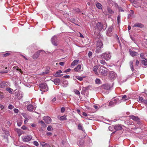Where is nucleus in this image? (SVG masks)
<instances>
[{
  "instance_id": "obj_6",
  "label": "nucleus",
  "mask_w": 147,
  "mask_h": 147,
  "mask_svg": "<svg viewBox=\"0 0 147 147\" xmlns=\"http://www.w3.org/2000/svg\"><path fill=\"white\" fill-rule=\"evenodd\" d=\"M51 41L52 44L55 46H57L58 45V40L56 35L52 37L51 39Z\"/></svg>"
},
{
  "instance_id": "obj_27",
  "label": "nucleus",
  "mask_w": 147,
  "mask_h": 147,
  "mask_svg": "<svg viewBox=\"0 0 147 147\" xmlns=\"http://www.w3.org/2000/svg\"><path fill=\"white\" fill-rule=\"evenodd\" d=\"M5 82H0V88H4L5 86Z\"/></svg>"
},
{
  "instance_id": "obj_11",
  "label": "nucleus",
  "mask_w": 147,
  "mask_h": 147,
  "mask_svg": "<svg viewBox=\"0 0 147 147\" xmlns=\"http://www.w3.org/2000/svg\"><path fill=\"white\" fill-rule=\"evenodd\" d=\"M32 137L31 136H24L23 139V140L24 142H26L30 141L32 139Z\"/></svg>"
},
{
  "instance_id": "obj_15",
  "label": "nucleus",
  "mask_w": 147,
  "mask_h": 147,
  "mask_svg": "<svg viewBox=\"0 0 147 147\" xmlns=\"http://www.w3.org/2000/svg\"><path fill=\"white\" fill-rule=\"evenodd\" d=\"M41 51H39L35 53L33 55V58L34 59H36L39 56V53Z\"/></svg>"
},
{
  "instance_id": "obj_20",
  "label": "nucleus",
  "mask_w": 147,
  "mask_h": 147,
  "mask_svg": "<svg viewBox=\"0 0 147 147\" xmlns=\"http://www.w3.org/2000/svg\"><path fill=\"white\" fill-rule=\"evenodd\" d=\"M40 144L43 147H51L49 144L45 143L43 142H41L40 143Z\"/></svg>"
},
{
  "instance_id": "obj_39",
  "label": "nucleus",
  "mask_w": 147,
  "mask_h": 147,
  "mask_svg": "<svg viewBox=\"0 0 147 147\" xmlns=\"http://www.w3.org/2000/svg\"><path fill=\"white\" fill-rule=\"evenodd\" d=\"M140 57L142 59H145L146 60H147V59L145 58L143 53H142L140 54Z\"/></svg>"
},
{
  "instance_id": "obj_10",
  "label": "nucleus",
  "mask_w": 147,
  "mask_h": 147,
  "mask_svg": "<svg viewBox=\"0 0 147 147\" xmlns=\"http://www.w3.org/2000/svg\"><path fill=\"white\" fill-rule=\"evenodd\" d=\"M113 29V28L112 26H111L109 27L108 30L107 31L106 34L109 36H111L112 35V30Z\"/></svg>"
},
{
  "instance_id": "obj_63",
  "label": "nucleus",
  "mask_w": 147,
  "mask_h": 147,
  "mask_svg": "<svg viewBox=\"0 0 147 147\" xmlns=\"http://www.w3.org/2000/svg\"><path fill=\"white\" fill-rule=\"evenodd\" d=\"M127 98V96L126 95H123L122 97V99L126 98Z\"/></svg>"
},
{
  "instance_id": "obj_18",
  "label": "nucleus",
  "mask_w": 147,
  "mask_h": 147,
  "mask_svg": "<svg viewBox=\"0 0 147 147\" xmlns=\"http://www.w3.org/2000/svg\"><path fill=\"white\" fill-rule=\"evenodd\" d=\"M113 100L115 102V103L116 104H119L122 101V100H119V99L118 97H116Z\"/></svg>"
},
{
  "instance_id": "obj_29",
  "label": "nucleus",
  "mask_w": 147,
  "mask_h": 147,
  "mask_svg": "<svg viewBox=\"0 0 147 147\" xmlns=\"http://www.w3.org/2000/svg\"><path fill=\"white\" fill-rule=\"evenodd\" d=\"M16 92H15V95H16V96H18V98L19 99H20L23 97V94L22 93H21L20 94H19L18 95V94H16Z\"/></svg>"
},
{
  "instance_id": "obj_26",
  "label": "nucleus",
  "mask_w": 147,
  "mask_h": 147,
  "mask_svg": "<svg viewBox=\"0 0 147 147\" xmlns=\"http://www.w3.org/2000/svg\"><path fill=\"white\" fill-rule=\"evenodd\" d=\"M63 87H65L68 84V83L67 81L66 80H63Z\"/></svg>"
},
{
  "instance_id": "obj_55",
  "label": "nucleus",
  "mask_w": 147,
  "mask_h": 147,
  "mask_svg": "<svg viewBox=\"0 0 147 147\" xmlns=\"http://www.w3.org/2000/svg\"><path fill=\"white\" fill-rule=\"evenodd\" d=\"M65 109L64 107H62L61 109V112L62 113H63L65 111Z\"/></svg>"
},
{
  "instance_id": "obj_42",
  "label": "nucleus",
  "mask_w": 147,
  "mask_h": 147,
  "mask_svg": "<svg viewBox=\"0 0 147 147\" xmlns=\"http://www.w3.org/2000/svg\"><path fill=\"white\" fill-rule=\"evenodd\" d=\"M74 92H75V93L76 94H77L78 95L80 94V92L79 91L77 90H76V89L74 90Z\"/></svg>"
},
{
  "instance_id": "obj_58",
  "label": "nucleus",
  "mask_w": 147,
  "mask_h": 147,
  "mask_svg": "<svg viewBox=\"0 0 147 147\" xmlns=\"http://www.w3.org/2000/svg\"><path fill=\"white\" fill-rule=\"evenodd\" d=\"M139 61L138 60H136V61L135 65L136 66H138L139 64Z\"/></svg>"
},
{
  "instance_id": "obj_62",
  "label": "nucleus",
  "mask_w": 147,
  "mask_h": 147,
  "mask_svg": "<svg viewBox=\"0 0 147 147\" xmlns=\"http://www.w3.org/2000/svg\"><path fill=\"white\" fill-rule=\"evenodd\" d=\"M59 64L60 65L63 66L64 64V63L63 62H61L59 63Z\"/></svg>"
},
{
  "instance_id": "obj_36",
  "label": "nucleus",
  "mask_w": 147,
  "mask_h": 147,
  "mask_svg": "<svg viewBox=\"0 0 147 147\" xmlns=\"http://www.w3.org/2000/svg\"><path fill=\"white\" fill-rule=\"evenodd\" d=\"M40 123L41 124V125L43 127H45L46 125L42 121H40Z\"/></svg>"
},
{
  "instance_id": "obj_35",
  "label": "nucleus",
  "mask_w": 147,
  "mask_h": 147,
  "mask_svg": "<svg viewBox=\"0 0 147 147\" xmlns=\"http://www.w3.org/2000/svg\"><path fill=\"white\" fill-rule=\"evenodd\" d=\"M144 100L143 99V98L140 97H139V100H138V101L139 102L143 103V101Z\"/></svg>"
},
{
  "instance_id": "obj_48",
  "label": "nucleus",
  "mask_w": 147,
  "mask_h": 147,
  "mask_svg": "<svg viewBox=\"0 0 147 147\" xmlns=\"http://www.w3.org/2000/svg\"><path fill=\"white\" fill-rule=\"evenodd\" d=\"M33 144L34 145H35L36 146H38L39 145V144H38V142H37L36 141H35L34 142Z\"/></svg>"
},
{
  "instance_id": "obj_9",
  "label": "nucleus",
  "mask_w": 147,
  "mask_h": 147,
  "mask_svg": "<svg viewBox=\"0 0 147 147\" xmlns=\"http://www.w3.org/2000/svg\"><path fill=\"white\" fill-rule=\"evenodd\" d=\"M117 77V74L113 71H111L109 75V78L112 80H114Z\"/></svg>"
},
{
  "instance_id": "obj_46",
  "label": "nucleus",
  "mask_w": 147,
  "mask_h": 147,
  "mask_svg": "<svg viewBox=\"0 0 147 147\" xmlns=\"http://www.w3.org/2000/svg\"><path fill=\"white\" fill-rule=\"evenodd\" d=\"M117 21L118 24L120 22V16L119 15H118L117 16Z\"/></svg>"
},
{
  "instance_id": "obj_5",
  "label": "nucleus",
  "mask_w": 147,
  "mask_h": 147,
  "mask_svg": "<svg viewBox=\"0 0 147 147\" xmlns=\"http://www.w3.org/2000/svg\"><path fill=\"white\" fill-rule=\"evenodd\" d=\"M97 29L99 31L102 30H105L107 28V25L103 24L101 22H98L96 24Z\"/></svg>"
},
{
  "instance_id": "obj_1",
  "label": "nucleus",
  "mask_w": 147,
  "mask_h": 147,
  "mask_svg": "<svg viewBox=\"0 0 147 147\" xmlns=\"http://www.w3.org/2000/svg\"><path fill=\"white\" fill-rule=\"evenodd\" d=\"M103 47V44L100 40H98L96 44V49L95 51L96 53H98L102 52L101 49Z\"/></svg>"
},
{
  "instance_id": "obj_28",
  "label": "nucleus",
  "mask_w": 147,
  "mask_h": 147,
  "mask_svg": "<svg viewBox=\"0 0 147 147\" xmlns=\"http://www.w3.org/2000/svg\"><path fill=\"white\" fill-rule=\"evenodd\" d=\"M74 77L80 81L82 80L85 78L84 77H81L78 76H75Z\"/></svg>"
},
{
  "instance_id": "obj_47",
  "label": "nucleus",
  "mask_w": 147,
  "mask_h": 147,
  "mask_svg": "<svg viewBox=\"0 0 147 147\" xmlns=\"http://www.w3.org/2000/svg\"><path fill=\"white\" fill-rule=\"evenodd\" d=\"M10 55V53H7L4 54H3V55L4 57H6L9 56Z\"/></svg>"
},
{
  "instance_id": "obj_45",
  "label": "nucleus",
  "mask_w": 147,
  "mask_h": 147,
  "mask_svg": "<svg viewBox=\"0 0 147 147\" xmlns=\"http://www.w3.org/2000/svg\"><path fill=\"white\" fill-rule=\"evenodd\" d=\"M100 80L99 79H96L95 80V82L96 84H100Z\"/></svg>"
},
{
  "instance_id": "obj_34",
  "label": "nucleus",
  "mask_w": 147,
  "mask_h": 147,
  "mask_svg": "<svg viewBox=\"0 0 147 147\" xmlns=\"http://www.w3.org/2000/svg\"><path fill=\"white\" fill-rule=\"evenodd\" d=\"M100 63L103 65H107V63L103 59L100 60Z\"/></svg>"
},
{
  "instance_id": "obj_40",
  "label": "nucleus",
  "mask_w": 147,
  "mask_h": 147,
  "mask_svg": "<svg viewBox=\"0 0 147 147\" xmlns=\"http://www.w3.org/2000/svg\"><path fill=\"white\" fill-rule=\"evenodd\" d=\"M22 121L21 120H20V121H17V124H18V125L19 126H20L22 124Z\"/></svg>"
},
{
  "instance_id": "obj_61",
  "label": "nucleus",
  "mask_w": 147,
  "mask_h": 147,
  "mask_svg": "<svg viewBox=\"0 0 147 147\" xmlns=\"http://www.w3.org/2000/svg\"><path fill=\"white\" fill-rule=\"evenodd\" d=\"M22 128L24 130H25L27 129L26 127L25 126H22Z\"/></svg>"
},
{
  "instance_id": "obj_30",
  "label": "nucleus",
  "mask_w": 147,
  "mask_h": 147,
  "mask_svg": "<svg viewBox=\"0 0 147 147\" xmlns=\"http://www.w3.org/2000/svg\"><path fill=\"white\" fill-rule=\"evenodd\" d=\"M58 118L61 120H67L66 116H65V115L62 116H60Z\"/></svg>"
},
{
  "instance_id": "obj_33",
  "label": "nucleus",
  "mask_w": 147,
  "mask_h": 147,
  "mask_svg": "<svg viewBox=\"0 0 147 147\" xmlns=\"http://www.w3.org/2000/svg\"><path fill=\"white\" fill-rule=\"evenodd\" d=\"M6 90L9 92L10 93L12 94L13 90L10 88H6Z\"/></svg>"
},
{
  "instance_id": "obj_51",
  "label": "nucleus",
  "mask_w": 147,
  "mask_h": 147,
  "mask_svg": "<svg viewBox=\"0 0 147 147\" xmlns=\"http://www.w3.org/2000/svg\"><path fill=\"white\" fill-rule=\"evenodd\" d=\"M49 67H48L47 68V70H46L45 73L46 74H47L49 73Z\"/></svg>"
},
{
  "instance_id": "obj_37",
  "label": "nucleus",
  "mask_w": 147,
  "mask_h": 147,
  "mask_svg": "<svg viewBox=\"0 0 147 147\" xmlns=\"http://www.w3.org/2000/svg\"><path fill=\"white\" fill-rule=\"evenodd\" d=\"M63 75V74H56V73H55L54 74V76L56 77H60L62 76Z\"/></svg>"
},
{
  "instance_id": "obj_43",
  "label": "nucleus",
  "mask_w": 147,
  "mask_h": 147,
  "mask_svg": "<svg viewBox=\"0 0 147 147\" xmlns=\"http://www.w3.org/2000/svg\"><path fill=\"white\" fill-rule=\"evenodd\" d=\"M107 10L108 12L109 13H110L112 14L113 13V11L111 9L108 8Z\"/></svg>"
},
{
  "instance_id": "obj_7",
  "label": "nucleus",
  "mask_w": 147,
  "mask_h": 147,
  "mask_svg": "<svg viewBox=\"0 0 147 147\" xmlns=\"http://www.w3.org/2000/svg\"><path fill=\"white\" fill-rule=\"evenodd\" d=\"M40 90L42 91L45 92L48 90L47 84H46L42 83L39 85Z\"/></svg>"
},
{
  "instance_id": "obj_56",
  "label": "nucleus",
  "mask_w": 147,
  "mask_h": 147,
  "mask_svg": "<svg viewBox=\"0 0 147 147\" xmlns=\"http://www.w3.org/2000/svg\"><path fill=\"white\" fill-rule=\"evenodd\" d=\"M82 114L84 116H88L90 115H87V114L85 112H83Z\"/></svg>"
},
{
  "instance_id": "obj_53",
  "label": "nucleus",
  "mask_w": 147,
  "mask_h": 147,
  "mask_svg": "<svg viewBox=\"0 0 147 147\" xmlns=\"http://www.w3.org/2000/svg\"><path fill=\"white\" fill-rule=\"evenodd\" d=\"M71 69L70 68H69L66 70H65V71H64V72H69L71 71Z\"/></svg>"
},
{
  "instance_id": "obj_32",
  "label": "nucleus",
  "mask_w": 147,
  "mask_h": 147,
  "mask_svg": "<svg viewBox=\"0 0 147 147\" xmlns=\"http://www.w3.org/2000/svg\"><path fill=\"white\" fill-rule=\"evenodd\" d=\"M130 64L131 69L132 71H133L134 70V69L133 67V63L132 61H131L130 62Z\"/></svg>"
},
{
  "instance_id": "obj_50",
  "label": "nucleus",
  "mask_w": 147,
  "mask_h": 147,
  "mask_svg": "<svg viewBox=\"0 0 147 147\" xmlns=\"http://www.w3.org/2000/svg\"><path fill=\"white\" fill-rule=\"evenodd\" d=\"M88 55L89 57H91L92 56V52L91 51L89 52L88 53Z\"/></svg>"
},
{
  "instance_id": "obj_64",
  "label": "nucleus",
  "mask_w": 147,
  "mask_h": 147,
  "mask_svg": "<svg viewBox=\"0 0 147 147\" xmlns=\"http://www.w3.org/2000/svg\"><path fill=\"white\" fill-rule=\"evenodd\" d=\"M52 133L51 132H48L47 133V135L48 136H51L52 135Z\"/></svg>"
},
{
  "instance_id": "obj_23",
  "label": "nucleus",
  "mask_w": 147,
  "mask_h": 147,
  "mask_svg": "<svg viewBox=\"0 0 147 147\" xmlns=\"http://www.w3.org/2000/svg\"><path fill=\"white\" fill-rule=\"evenodd\" d=\"M98 67L97 66H94L93 68V70L95 74L98 75V72L97 71Z\"/></svg>"
},
{
  "instance_id": "obj_38",
  "label": "nucleus",
  "mask_w": 147,
  "mask_h": 147,
  "mask_svg": "<svg viewBox=\"0 0 147 147\" xmlns=\"http://www.w3.org/2000/svg\"><path fill=\"white\" fill-rule=\"evenodd\" d=\"M78 128L79 129L81 130L82 131L83 130V127L81 124H79L78 126Z\"/></svg>"
},
{
  "instance_id": "obj_57",
  "label": "nucleus",
  "mask_w": 147,
  "mask_h": 147,
  "mask_svg": "<svg viewBox=\"0 0 147 147\" xmlns=\"http://www.w3.org/2000/svg\"><path fill=\"white\" fill-rule=\"evenodd\" d=\"M143 103L145 104L146 105H147V99L146 100H144L143 101Z\"/></svg>"
},
{
  "instance_id": "obj_16",
  "label": "nucleus",
  "mask_w": 147,
  "mask_h": 147,
  "mask_svg": "<svg viewBox=\"0 0 147 147\" xmlns=\"http://www.w3.org/2000/svg\"><path fill=\"white\" fill-rule=\"evenodd\" d=\"M27 108L28 111H32L34 109V107L32 105H28L27 106Z\"/></svg>"
},
{
  "instance_id": "obj_49",
  "label": "nucleus",
  "mask_w": 147,
  "mask_h": 147,
  "mask_svg": "<svg viewBox=\"0 0 147 147\" xmlns=\"http://www.w3.org/2000/svg\"><path fill=\"white\" fill-rule=\"evenodd\" d=\"M8 107L9 109H11L14 108L13 106L11 105H9L8 106Z\"/></svg>"
},
{
  "instance_id": "obj_13",
  "label": "nucleus",
  "mask_w": 147,
  "mask_h": 147,
  "mask_svg": "<svg viewBox=\"0 0 147 147\" xmlns=\"http://www.w3.org/2000/svg\"><path fill=\"white\" fill-rule=\"evenodd\" d=\"M75 71L80 72L82 71L83 70L81 68V66L80 65H79L78 66L74 69Z\"/></svg>"
},
{
  "instance_id": "obj_21",
  "label": "nucleus",
  "mask_w": 147,
  "mask_h": 147,
  "mask_svg": "<svg viewBox=\"0 0 147 147\" xmlns=\"http://www.w3.org/2000/svg\"><path fill=\"white\" fill-rule=\"evenodd\" d=\"M114 128L116 130H119L122 129V127L121 125H115L114 127Z\"/></svg>"
},
{
  "instance_id": "obj_41",
  "label": "nucleus",
  "mask_w": 147,
  "mask_h": 147,
  "mask_svg": "<svg viewBox=\"0 0 147 147\" xmlns=\"http://www.w3.org/2000/svg\"><path fill=\"white\" fill-rule=\"evenodd\" d=\"M13 68L14 69H16V70H19L20 71V72H21V69H19L18 67L17 66H15L13 67Z\"/></svg>"
},
{
  "instance_id": "obj_19",
  "label": "nucleus",
  "mask_w": 147,
  "mask_h": 147,
  "mask_svg": "<svg viewBox=\"0 0 147 147\" xmlns=\"http://www.w3.org/2000/svg\"><path fill=\"white\" fill-rule=\"evenodd\" d=\"M96 7L99 9H101L102 8V6L101 3L99 2H96Z\"/></svg>"
},
{
  "instance_id": "obj_14",
  "label": "nucleus",
  "mask_w": 147,
  "mask_h": 147,
  "mask_svg": "<svg viewBox=\"0 0 147 147\" xmlns=\"http://www.w3.org/2000/svg\"><path fill=\"white\" fill-rule=\"evenodd\" d=\"M129 52L132 57L136 56L138 55L137 52L133 51L131 49L129 50Z\"/></svg>"
},
{
  "instance_id": "obj_2",
  "label": "nucleus",
  "mask_w": 147,
  "mask_h": 147,
  "mask_svg": "<svg viewBox=\"0 0 147 147\" xmlns=\"http://www.w3.org/2000/svg\"><path fill=\"white\" fill-rule=\"evenodd\" d=\"M100 56L102 59H105L107 61L109 60L111 57V53L109 52H106L102 53Z\"/></svg>"
},
{
  "instance_id": "obj_31",
  "label": "nucleus",
  "mask_w": 147,
  "mask_h": 147,
  "mask_svg": "<svg viewBox=\"0 0 147 147\" xmlns=\"http://www.w3.org/2000/svg\"><path fill=\"white\" fill-rule=\"evenodd\" d=\"M115 102L113 100L109 102V106H114L116 105Z\"/></svg>"
},
{
  "instance_id": "obj_4",
  "label": "nucleus",
  "mask_w": 147,
  "mask_h": 147,
  "mask_svg": "<svg viewBox=\"0 0 147 147\" xmlns=\"http://www.w3.org/2000/svg\"><path fill=\"white\" fill-rule=\"evenodd\" d=\"M108 71L107 69L103 66L100 67L99 70V73L100 74L104 76H107Z\"/></svg>"
},
{
  "instance_id": "obj_59",
  "label": "nucleus",
  "mask_w": 147,
  "mask_h": 147,
  "mask_svg": "<svg viewBox=\"0 0 147 147\" xmlns=\"http://www.w3.org/2000/svg\"><path fill=\"white\" fill-rule=\"evenodd\" d=\"M55 73H56V74H61L62 73V71L61 70H59L56 72Z\"/></svg>"
},
{
  "instance_id": "obj_22",
  "label": "nucleus",
  "mask_w": 147,
  "mask_h": 147,
  "mask_svg": "<svg viewBox=\"0 0 147 147\" xmlns=\"http://www.w3.org/2000/svg\"><path fill=\"white\" fill-rule=\"evenodd\" d=\"M60 80L59 79H55L54 80L55 84L56 85H59L60 84Z\"/></svg>"
},
{
  "instance_id": "obj_60",
  "label": "nucleus",
  "mask_w": 147,
  "mask_h": 147,
  "mask_svg": "<svg viewBox=\"0 0 147 147\" xmlns=\"http://www.w3.org/2000/svg\"><path fill=\"white\" fill-rule=\"evenodd\" d=\"M70 77V76L69 75H66L63 77V78H69Z\"/></svg>"
},
{
  "instance_id": "obj_12",
  "label": "nucleus",
  "mask_w": 147,
  "mask_h": 147,
  "mask_svg": "<svg viewBox=\"0 0 147 147\" xmlns=\"http://www.w3.org/2000/svg\"><path fill=\"white\" fill-rule=\"evenodd\" d=\"M43 119L46 123L48 124L51 123V118L48 116H44Z\"/></svg>"
},
{
  "instance_id": "obj_25",
  "label": "nucleus",
  "mask_w": 147,
  "mask_h": 147,
  "mask_svg": "<svg viewBox=\"0 0 147 147\" xmlns=\"http://www.w3.org/2000/svg\"><path fill=\"white\" fill-rule=\"evenodd\" d=\"M104 88L107 90H109L110 88V86L109 84H105L104 86Z\"/></svg>"
},
{
  "instance_id": "obj_44",
  "label": "nucleus",
  "mask_w": 147,
  "mask_h": 147,
  "mask_svg": "<svg viewBox=\"0 0 147 147\" xmlns=\"http://www.w3.org/2000/svg\"><path fill=\"white\" fill-rule=\"evenodd\" d=\"M87 90V89L86 88H83L82 89V91L81 92V94H84V92H85L86 91V90Z\"/></svg>"
},
{
  "instance_id": "obj_52",
  "label": "nucleus",
  "mask_w": 147,
  "mask_h": 147,
  "mask_svg": "<svg viewBox=\"0 0 147 147\" xmlns=\"http://www.w3.org/2000/svg\"><path fill=\"white\" fill-rule=\"evenodd\" d=\"M52 127L50 126H48L47 128V130L49 131H50L51 130V128Z\"/></svg>"
},
{
  "instance_id": "obj_8",
  "label": "nucleus",
  "mask_w": 147,
  "mask_h": 147,
  "mask_svg": "<svg viewBox=\"0 0 147 147\" xmlns=\"http://www.w3.org/2000/svg\"><path fill=\"white\" fill-rule=\"evenodd\" d=\"M129 117L130 119L136 121L137 124H141L140 119L138 117L135 116L134 115H131L129 116Z\"/></svg>"
},
{
  "instance_id": "obj_54",
  "label": "nucleus",
  "mask_w": 147,
  "mask_h": 147,
  "mask_svg": "<svg viewBox=\"0 0 147 147\" xmlns=\"http://www.w3.org/2000/svg\"><path fill=\"white\" fill-rule=\"evenodd\" d=\"M13 111L16 113H17L18 112V110L17 109H13Z\"/></svg>"
},
{
  "instance_id": "obj_3",
  "label": "nucleus",
  "mask_w": 147,
  "mask_h": 147,
  "mask_svg": "<svg viewBox=\"0 0 147 147\" xmlns=\"http://www.w3.org/2000/svg\"><path fill=\"white\" fill-rule=\"evenodd\" d=\"M84 139V140H80L79 142V144L81 147H90V141H86Z\"/></svg>"
},
{
  "instance_id": "obj_17",
  "label": "nucleus",
  "mask_w": 147,
  "mask_h": 147,
  "mask_svg": "<svg viewBox=\"0 0 147 147\" xmlns=\"http://www.w3.org/2000/svg\"><path fill=\"white\" fill-rule=\"evenodd\" d=\"M138 27L140 28H143L144 27V26L141 23H137L135 24L133 26V27Z\"/></svg>"
},
{
  "instance_id": "obj_24",
  "label": "nucleus",
  "mask_w": 147,
  "mask_h": 147,
  "mask_svg": "<svg viewBox=\"0 0 147 147\" xmlns=\"http://www.w3.org/2000/svg\"><path fill=\"white\" fill-rule=\"evenodd\" d=\"M79 62V60H74L71 63V66H74L76 64H77Z\"/></svg>"
}]
</instances>
